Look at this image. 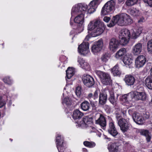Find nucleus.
Returning <instances> with one entry per match:
<instances>
[{
    "label": "nucleus",
    "mask_w": 152,
    "mask_h": 152,
    "mask_svg": "<svg viewBox=\"0 0 152 152\" xmlns=\"http://www.w3.org/2000/svg\"><path fill=\"white\" fill-rule=\"evenodd\" d=\"M132 22V19L129 15L123 13L114 16L110 23L107 26L108 27H111L117 24L120 26H126L130 24Z\"/></svg>",
    "instance_id": "1"
},
{
    "label": "nucleus",
    "mask_w": 152,
    "mask_h": 152,
    "mask_svg": "<svg viewBox=\"0 0 152 152\" xmlns=\"http://www.w3.org/2000/svg\"><path fill=\"white\" fill-rule=\"evenodd\" d=\"M104 24L99 20H94L91 22L88 25V29L93 30L92 34L93 37L98 36L103 32Z\"/></svg>",
    "instance_id": "2"
},
{
    "label": "nucleus",
    "mask_w": 152,
    "mask_h": 152,
    "mask_svg": "<svg viewBox=\"0 0 152 152\" xmlns=\"http://www.w3.org/2000/svg\"><path fill=\"white\" fill-rule=\"evenodd\" d=\"M115 2L113 0L107 1L102 8L101 15H103L112 12L115 9Z\"/></svg>",
    "instance_id": "3"
},
{
    "label": "nucleus",
    "mask_w": 152,
    "mask_h": 152,
    "mask_svg": "<svg viewBox=\"0 0 152 152\" xmlns=\"http://www.w3.org/2000/svg\"><path fill=\"white\" fill-rule=\"evenodd\" d=\"M87 7V5L85 4L79 3L75 4L71 10V18L73 16L80 14L82 12L85 13Z\"/></svg>",
    "instance_id": "4"
},
{
    "label": "nucleus",
    "mask_w": 152,
    "mask_h": 152,
    "mask_svg": "<svg viewBox=\"0 0 152 152\" xmlns=\"http://www.w3.org/2000/svg\"><path fill=\"white\" fill-rule=\"evenodd\" d=\"M119 37L121 44L124 45L129 42L130 37L129 31L127 29L121 30L119 33Z\"/></svg>",
    "instance_id": "5"
},
{
    "label": "nucleus",
    "mask_w": 152,
    "mask_h": 152,
    "mask_svg": "<svg viewBox=\"0 0 152 152\" xmlns=\"http://www.w3.org/2000/svg\"><path fill=\"white\" fill-rule=\"evenodd\" d=\"M96 74L99 76L102 83L105 85L110 84L112 80L110 75L108 74L100 71L96 70Z\"/></svg>",
    "instance_id": "6"
},
{
    "label": "nucleus",
    "mask_w": 152,
    "mask_h": 152,
    "mask_svg": "<svg viewBox=\"0 0 152 152\" xmlns=\"http://www.w3.org/2000/svg\"><path fill=\"white\" fill-rule=\"evenodd\" d=\"M103 46V40L100 39L94 42L91 47V51L94 54H97L102 50Z\"/></svg>",
    "instance_id": "7"
},
{
    "label": "nucleus",
    "mask_w": 152,
    "mask_h": 152,
    "mask_svg": "<svg viewBox=\"0 0 152 152\" xmlns=\"http://www.w3.org/2000/svg\"><path fill=\"white\" fill-rule=\"evenodd\" d=\"M85 14L84 12H82L80 14L78 15L74 18L75 22L79 24L77 28V30L78 31V33H80L83 30L82 25L84 22Z\"/></svg>",
    "instance_id": "8"
},
{
    "label": "nucleus",
    "mask_w": 152,
    "mask_h": 152,
    "mask_svg": "<svg viewBox=\"0 0 152 152\" xmlns=\"http://www.w3.org/2000/svg\"><path fill=\"white\" fill-rule=\"evenodd\" d=\"M131 96V99L135 100H143L146 99V96L144 92H138L136 91H132L129 93V95Z\"/></svg>",
    "instance_id": "9"
},
{
    "label": "nucleus",
    "mask_w": 152,
    "mask_h": 152,
    "mask_svg": "<svg viewBox=\"0 0 152 152\" xmlns=\"http://www.w3.org/2000/svg\"><path fill=\"white\" fill-rule=\"evenodd\" d=\"M63 141V137L60 134H57L56 137V143L58 152H63L64 150Z\"/></svg>",
    "instance_id": "10"
},
{
    "label": "nucleus",
    "mask_w": 152,
    "mask_h": 152,
    "mask_svg": "<svg viewBox=\"0 0 152 152\" xmlns=\"http://www.w3.org/2000/svg\"><path fill=\"white\" fill-rule=\"evenodd\" d=\"M118 123L123 132H125L129 129L130 124L126 120L123 118H120L118 120Z\"/></svg>",
    "instance_id": "11"
},
{
    "label": "nucleus",
    "mask_w": 152,
    "mask_h": 152,
    "mask_svg": "<svg viewBox=\"0 0 152 152\" xmlns=\"http://www.w3.org/2000/svg\"><path fill=\"white\" fill-rule=\"evenodd\" d=\"M89 43L87 42H83L79 46L78 52L80 54L85 55L89 52Z\"/></svg>",
    "instance_id": "12"
},
{
    "label": "nucleus",
    "mask_w": 152,
    "mask_h": 152,
    "mask_svg": "<svg viewBox=\"0 0 152 152\" xmlns=\"http://www.w3.org/2000/svg\"><path fill=\"white\" fill-rule=\"evenodd\" d=\"M120 45L119 41L115 38L111 39L109 42V49L110 51L114 52L119 48Z\"/></svg>",
    "instance_id": "13"
},
{
    "label": "nucleus",
    "mask_w": 152,
    "mask_h": 152,
    "mask_svg": "<svg viewBox=\"0 0 152 152\" xmlns=\"http://www.w3.org/2000/svg\"><path fill=\"white\" fill-rule=\"evenodd\" d=\"M92 118L91 117L88 116H85L83 117L82 120L78 123V126L87 127L89 126L92 124Z\"/></svg>",
    "instance_id": "14"
},
{
    "label": "nucleus",
    "mask_w": 152,
    "mask_h": 152,
    "mask_svg": "<svg viewBox=\"0 0 152 152\" xmlns=\"http://www.w3.org/2000/svg\"><path fill=\"white\" fill-rule=\"evenodd\" d=\"M109 121V128L108 131L110 134L113 137L115 136L118 134V132L115 127L114 122L112 119L109 117H108Z\"/></svg>",
    "instance_id": "15"
},
{
    "label": "nucleus",
    "mask_w": 152,
    "mask_h": 152,
    "mask_svg": "<svg viewBox=\"0 0 152 152\" xmlns=\"http://www.w3.org/2000/svg\"><path fill=\"white\" fill-rule=\"evenodd\" d=\"M96 117L98 118L96 120V123L99 124L104 129L106 125V122L104 117L99 113H97L96 115Z\"/></svg>",
    "instance_id": "16"
},
{
    "label": "nucleus",
    "mask_w": 152,
    "mask_h": 152,
    "mask_svg": "<svg viewBox=\"0 0 152 152\" xmlns=\"http://www.w3.org/2000/svg\"><path fill=\"white\" fill-rule=\"evenodd\" d=\"M100 2V0H93L91 1L89 4V8L87 13L91 14L94 12Z\"/></svg>",
    "instance_id": "17"
},
{
    "label": "nucleus",
    "mask_w": 152,
    "mask_h": 152,
    "mask_svg": "<svg viewBox=\"0 0 152 152\" xmlns=\"http://www.w3.org/2000/svg\"><path fill=\"white\" fill-rule=\"evenodd\" d=\"M83 80L84 85L88 87L92 86L94 84L93 78L89 75L83 77Z\"/></svg>",
    "instance_id": "18"
},
{
    "label": "nucleus",
    "mask_w": 152,
    "mask_h": 152,
    "mask_svg": "<svg viewBox=\"0 0 152 152\" xmlns=\"http://www.w3.org/2000/svg\"><path fill=\"white\" fill-rule=\"evenodd\" d=\"M142 49V45L141 43L136 44L132 48V53L134 56H137L141 53Z\"/></svg>",
    "instance_id": "19"
},
{
    "label": "nucleus",
    "mask_w": 152,
    "mask_h": 152,
    "mask_svg": "<svg viewBox=\"0 0 152 152\" xmlns=\"http://www.w3.org/2000/svg\"><path fill=\"white\" fill-rule=\"evenodd\" d=\"M121 147L116 143H114L108 145V148L110 152H121Z\"/></svg>",
    "instance_id": "20"
},
{
    "label": "nucleus",
    "mask_w": 152,
    "mask_h": 152,
    "mask_svg": "<svg viewBox=\"0 0 152 152\" xmlns=\"http://www.w3.org/2000/svg\"><path fill=\"white\" fill-rule=\"evenodd\" d=\"M133 119L135 122L139 124H142L145 120L142 115L137 113L133 114Z\"/></svg>",
    "instance_id": "21"
},
{
    "label": "nucleus",
    "mask_w": 152,
    "mask_h": 152,
    "mask_svg": "<svg viewBox=\"0 0 152 152\" xmlns=\"http://www.w3.org/2000/svg\"><path fill=\"white\" fill-rule=\"evenodd\" d=\"M134 147L128 142H124L121 152H133Z\"/></svg>",
    "instance_id": "22"
},
{
    "label": "nucleus",
    "mask_w": 152,
    "mask_h": 152,
    "mask_svg": "<svg viewBox=\"0 0 152 152\" xmlns=\"http://www.w3.org/2000/svg\"><path fill=\"white\" fill-rule=\"evenodd\" d=\"M110 94V97L109 100L110 102L113 104L114 106H116L117 103V98L118 95H117L116 98L114 96L113 91L111 90L108 91Z\"/></svg>",
    "instance_id": "23"
},
{
    "label": "nucleus",
    "mask_w": 152,
    "mask_h": 152,
    "mask_svg": "<svg viewBox=\"0 0 152 152\" xmlns=\"http://www.w3.org/2000/svg\"><path fill=\"white\" fill-rule=\"evenodd\" d=\"M145 58L143 55H140L136 58L135 63L136 66H142L145 63Z\"/></svg>",
    "instance_id": "24"
},
{
    "label": "nucleus",
    "mask_w": 152,
    "mask_h": 152,
    "mask_svg": "<svg viewBox=\"0 0 152 152\" xmlns=\"http://www.w3.org/2000/svg\"><path fill=\"white\" fill-rule=\"evenodd\" d=\"M124 80L126 85L131 86L134 84L135 82V78L132 75H126L125 76Z\"/></svg>",
    "instance_id": "25"
},
{
    "label": "nucleus",
    "mask_w": 152,
    "mask_h": 152,
    "mask_svg": "<svg viewBox=\"0 0 152 152\" xmlns=\"http://www.w3.org/2000/svg\"><path fill=\"white\" fill-rule=\"evenodd\" d=\"M107 92L100 93L99 96V104L101 105L104 104L107 101Z\"/></svg>",
    "instance_id": "26"
},
{
    "label": "nucleus",
    "mask_w": 152,
    "mask_h": 152,
    "mask_svg": "<svg viewBox=\"0 0 152 152\" xmlns=\"http://www.w3.org/2000/svg\"><path fill=\"white\" fill-rule=\"evenodd\" d=\"M126 50L124 48H122L119 49L116 53L115 57L117 58H121L123 57L126 56Z\"/></svg>",
    "instance_id": "27"
},
{
    "label": "nucleus",
    "mask_w": 152,
    "mask_h": 152,
    "mask_svg": "<svg viewBox=\"0 0 152 152\" xmlns=\"http://www.w3.org/2000/svg\"><path fill=\"white\" fill-rule=\"evenodd\" d=\"M62 103L64 106H66L67 107H73L74 102L69 97H66L63 99Z\"/></svg>",
    "instance_id": "28"
},
{
    "label": "nucleus",
    "mask_w": 152,
    "mask_h": 152,
    "mask_svg": "<svg viewBox=\"0 0 152 152\" xmlns=\"http://www.w3.org/2000/svg\"><path fill=\"white\" fill-rule=\"evenodd\" d=\"M142 30V27H139L137 29L133 30L131 37L134 39H136L141 33Z\"/></svg>",
    "instance_id": "29"
},
{
    "label": "nucleus",
    "mask_w": 152,
    "mask_h": 152,
    "mask_svg": "<svg viewBox=\"0 0 152 152\" xmlns=\"http://www.w3.org/2000/svg\"><path fill=\"white\" fill-rule=\"evenodd\" d=\"M83 115V113L79 110H76L73 112L72 117L74 120H79Z\"/></svg>",
    "instance_id": "30"
},
{
    "label": "nucleus",
    "mask_w": 152,
    "mask_h": 152,
    "mask_svg": "<svg viewBox=\"0 0 152 152\" xmlns=\"http://www.w3.org/2000/svg\"><path fill=\"white\" fill-rule=\"evenodd\" d=\"M144 83L148 88L152 89V76H148L145 79Z\"/></svg>",
    "instance_id": "31"
},
{
    "label": "nucleus",
    "mask_w": 152,
    "mask_h": 152,
    "mask_svg": "<svg viewBox=\"0 0 152 152\" xmlns=\"http://www.w3.org/2000/svg\"><path fill=\"white\" fill-rule=\"evenodd\" d=\"M75 68L73 67H68L66 70V77L68 79H70L75 73Z\"/></svg>",
    "instance_id": "32"
},
{
    "label": "nucleus",
    "mask_w": 152,
    "mask_h": 152,
    "mask_svg": "<svg viewBox=\"0 0 152 152\" xmlns=\"http://www.w3.org/2000/svg\"><path fill=\"white\" fill-rule=\"evenodd\" d=\"M141 134L145 136L146 137V140L148 142L150 141L151 138V134L147 130H141L140 132Z\"/></svg>",
    "instance_id": "33"
},
{
    "label": "nucleus",
    "mask_w": 152,
    "mask_h": 152,
    "mask_svg": "<svg viewBox=\"0 0 152 152\" xmlns=\"http://www.w3.org/2000/svg\"><path fill=\"white\" fill-rule=\"evenodd\" d=\"M90 107L89 103L87 101L83 102L81 104V107L82 109L84 111L88 110Z\"/></svg>",
    "instance_id": "34"
},
{
    "label": "nucleus",
    "mask_w": 152,
    "mask_h": 152,
    "mask_svg": "<svg viewBox=\"0 0 152 152\" xmlns=\"http://www.w3.org/2000/svg\"><path fill=\"white\" fill-rule=\"evenodd\" d=\"M111 70V73L114 76L120 75L121 74V72L118 67H113Z\"/></svg>",
    "instance_id": "35"
},
{
    "label": "nucleus",
    "mask_w": 152,
    "mask_h": 152,
    "mask_svg": "<svg viewBox=\"0 0 152 152\" xmlns=\"http://www.w3.org/2000/svg\"><path fill=\"white\" fill-rule=\"evenodd\" d=\"M123 61L125 65L129 66L132 63V60L130 58L128 57L127 54H126V56H124Z\"/></svg>",
    "instance_id": "36"
},
{
    "label": "nucleus",
    "mask_w": 152,
    "mask_h": 152,
    "mask_svg": "<svg viewBox=\"0 0 152 152\" xmlns=\"http://www.w3.org/2000/svg\"><path fill=\"white\" fill-rule=\"evenodd\" d=\"M110 55L108 53H105L103 54L101 58V59L102 62L104 63V65H107L105 64V63L107 61L110 57Z\"/></svg>",
    "instance_id": "37"
},
{
    "label": "nucleus",
    "mask_w": 152,
    "mask_h": 152,
    "mask_svg": "<svg viewBox=\"0 0 152 152\" xmlns=\"http://www.w3.org/2000/svg\"><path fill=\"white\" fill-rule=\"evenodd\" d=\"M129 93L122 96L121 99L123 102L126 103L132 100L131 96H129Z\"/></svg>",
    "instance_id": "38"
},
{
    "label": "nucleus",
    "mask_w": 152,
    "mask_h": 152,
    "mask_svg": "<svg viewBox=\"0 0 152 152\" xmlns=\"http://www.w3.org/2000/svg\"><path fill=\"white\" fill-rule=\"evenodd\" d=\"M130 14L134 16H138L140 14L139 11L136 8H133L130 10Z\"/></svg>",
    "instance_id": "39"
},
{
    "label": "nucleus",
    "mask_w": 152,
    "mask_h": 152,
    "mask_svg": "<svg viewBox=\"0 0 152 152\" xmlns=\"http://www.w3.org/2000/svg\"><path fill=\"white\" fill-rule=\"evenodd\" d=\"M140 1V0H127L126 2V5L129 6H132Z\"/></svg>",
    "instance_id": "40"
},
{
    "label": "nucleus",
    "mask_w": 152,
    "mask_h": 152,
    "mask_svg": "<svg viewBox=\"0 0 152 152\" xmlns=\"http://www.w3.org/2000/svg\"><path fill=\"white\" fill-rule=\"evenodd\" d=\"M78 62L82 66H87L89 65V64L83 58H79L78 59Z\"/></svg>",
    "instance_id": "41"
},
{
    "label": "nucleus",
    "mask_w": 152,
    "mask_h": 152,
    "mask_svg": "<svg viewBox=\"0 0 152 152\" xmlns=\"http://www.w3.org/2000/svg\"><path fill=\"white\" fill-rule=\"evenodd\" d=\"M83 144L85 146L90 148H93L96 145V144L94 142H90L87 141L84 142Z\"/></svg>",
    "instance_id": "42"
},
{
    "label": "nucleus",
    "mask_w": 152,
    "mask_h": 152,
    "mask_svg": "<svg viewBox=\"0 0 152 152\" xmlns=\"http://www.w3.org/2000/svg\"><path fill=\"white\" fill-rule=\"evenodd\" d=\"M87 130L90 133L94 132L97 133L98 131L94 127L91 125L87 127Z\"/></svg>",
    "instance_id": "43"
},
{
    "label": "nucleus",
    "mask_w": 152,
    "mask_h": 152,
    "mask_svg": "<svg viewBox=\"0 0 152 152\" xmlns=\"http://www.w3.org/2000/svg\"><path fill=\"white\" fill-rule=\"evenodd\" d=\"M4 83L8 85H11L13 83V81L9 77H6L3 79Z\"/></svg>",
    "instance_id": "44"
},
{
    "label": "nucleus",
    "mask_w": 152,
    "mask_h": 152,
    "mask_svg": "<svg viewBox=\"0 0 152 152\" xmlns=\"http://www.w3.org/2000/svg\"><path fill=\"white\" fill-rule=\"evenodd\" d=\"M147 47L148 51L152 54V39L148 42Z\"/></svg>",
    "instance_id": "45"
},
{
    "label": "nucleus",
    "mask_w": 152,
    "mask_h": 152,
    "mask_svg": "<svg viewBox=\"0 0 152 152\" xmlns=\"http://www.w3.org/2000/svg\"><path fill=\"white\" fill-rule=\"evenodd\" d=\"M75 93L77 96H80L81 94V88L79 86L77 87Z\"/></svg>",
    "instance_id": "46"
},
{
    "label": "nucleus",
    "mask_w": 152,
    "mask_h": 152,
    "mask_svg": "<svg viewBox=\"0 0 152 152\" xmlns=\"http://www.w3.org/2000/svg\"><path fill=\"white\" fill-rule=\"evenodd\" d=\"M67 58L64 55L61 56L60 58V61L64 64H65L67 62Z\"/></svg>",
    "instance_id": "47"
},
{
    "label": "nucleus",
    "mask_w": 152,
    "mask_h": 152,
    "mask_svg": "<svg viewBox=\"0 0 152 152\" xmlns=\"http://www.w3.org/2000/svg\"><path fill=\"white\" fill-rule=\"evenodd\" d=\"M6 104V102L5 101L2 100V97L0 96V108L4 107Z\"/></svg>",
    "instance_id": "48"
},
{
    "label": "nucleus",
    "mask_w": 152,
    "mask_h": 152,
    "mask_svg": "<svg viewBox=\"0 0 152 152\" xmlns=\"http://www.w3.org/2000/svg\"><path fill=\"white\" fill-rule=\"evenodd\" d=\"M99 91L98 90H96L94 93V95H93V99L94 100L97 99L98 97V93Z\"/></svg>",
    "instance_id": "49"
},
{
    "label": "nucleus",
    "mask_w": 152,
    "mask_h": 152,
    "mask_svg": "<svg viewBox=\"0 0 152 152\" xmlns=\"http://www.w3.org/2000/svg\"><path fill=\"white\" fill-rule=\"evenodd\" d=\"M145 3L150 7H152V0H143Z\"/></svg>",
    "instance_id": "50"
},
{
    "label": "nucleus",
    "mask_w": 152,
    "mask_h": 152,
    "mask_svg": "<svg viewBox=\"0 0 152 152\" xmlns=\"http://www.w3.org/2000/svg\"><path fill=\"white\" fill-rule=\"evenodd\" d=\"M128 113L129 115L132 116V118H133V115L134 114L137 113L134 112V109H130L128 110Z\"/></svg>",
    "instance_id": "51"
},
{
    "label": "nucleus",
    "mask_w": 152,
    "mask_h": 152,
    "mask_svg": "<svg viewBox=\"0 0 152 152\" xmlns=\"http://www.w3.org/2000/svg\"><path fill=\"white\" fill-rule=\"evenodd\" d=\"M93 95L92 93H89L88 96V98L90 101H92L93 99Z\"/></svg>",
    "instance_id": "52"
},
{
    "label": "nucleus",
    "mask_w": 152,
    "mask_h": 152,
    "mask_svg": "<svg viewBox=\"0 0 152 152\" xmlns=\"http://www.w3.org/2000/svg\"><path fill=\"white\" fill-rule=\"evenodd\" d=\"M121 116L120 113H116V118L117 119V121L118 122V120L120 119L121 118Z\"/></svg>",
    "instance_id": "53"
},
{
    "label": "nucleus",
    "mask_w": 152,
    "mask_h": 152,
    "mask_svg": "<svg viewBox=\"0 0 152 152\" xmlns=\"http://www.w3.org/2000/svg\"><path fill=\"white\" fill-rule=\"evenodd\" d=\"M110 18L107 16L104 17L103 19V20L106 23H108L110 20Z\"/></svg>",
    "instance_id": "54"
},
{
    "label": "nucleus",
    "mask_w": 152,
    "mask_h": 152,
    "mask_svg": "<svg viewBox=\"0 0 152 152\" xmlns=\"http://www.w3.org/2000/svg\"><path fill=\"white\" fill-rule=\"evenodd\" d=\"M144 18L142 17L138 21V22L140 23H142L144 21Z\"/></svg>",
    "instance_id": "55"
},
{
    "label": "nucleus",
    "mask_w": 152,
    "mask_h": 152,
    "mask_svg": "<svg viewBox=\"0 0 152 152\" xmlns=\"http://www.w3.org/2000/svg\"><path fill=\"white\" fill-rule=\"evenodd\" d=\"M75 29H74L73 30H72L70 32V35H72L74 34L75 33Z\"/></svg>",
    "instance_id": "56"
},
{
    "label": "nucleus",
    "mask_w": 152,
    "mask_h": 152,
    "mask_svg": "<svg viewBox=\"0 0 152 152\" xmlns=\"http://www.w3.org/2000/svg\"><path fill=\"white\" fill-rule=\"evenodd\" d=\"M90 37L88 35H87L86 36L85 39V41H87L88 40V39Z\"/></svg>",
    "instance_id": "57"
},
{
    "label": "nucleus",
    "mask_w": 152,
    "mask_h": 152,
    "mask_svg": "<svg viewBox=\"0 0 152 152\" xmlns=\"http://www.w3.org/2000/svg\"><path fill=\"white\" fill-rule=\"evenodd\" d=\"M96 134L97 135V136L99 137H101V134L100 133H99L98 131V132H97V133H96Z\"/></svg>",
    "instance_id": "58"
},
{
    "label": "nucleus",
    "mask_w": 152,
    "mask_h": 152,
    "mask_svg": "<svg viewBox=\"0 0 152 152\" xmlns=\"http://www.w3.org/2000/svg\"><path fill=\"white\" fill-rule=\"evenodd\" d=\"M83 152H87V150L85 148H83Z\"/></svg>",
    "instance_id": "59"
},
{
    "label": "nucleus",
    "mask_w": 152,
    "mask_h": 152,
    "mask_svg": "<svg viewBox=\"0 0 152 152\" xmlns=\"http://www.w3.org/2000/svg\"><path fill=\"white\" fill-rule=\"evenodd\" d=\"M152 66L151 65V64L150 63H148L147 64V66Z\"/></svg>",
    "instance_id": "60"
},
{
    "label": "nucleus",
    "mask_w": 152,
    "mask_h": 152,
    "mask_svg": "<svg viewBox=\"0 0 152 152\" xmlns=\"http://www.w3.org/2000/svg\"><path fill=\"white\" fill-rule=\"evenodd\" d=\"M150 74L151 75V76H152V67L150 71Z\"/></svg>",
    "instance_id": "61"
},
{
    "label": "nucleus",
    "mask_w": 152,
    "mask_h": 152,
    "mask_svg": "<svg viewBox=\"0 0 152 152\" xmlns=\"http://www.w3.org/2000/svg\"><path fill=\"white\" fill-rule=\"evenodd\" d=\"M124 0H118V2L119 3H121L123 2Z\"/></svg>",
    "instance_id": "62"
},
{
    "label": "nucleus",
    "mask_w": 152,
    "mask_h": 152,
    "mask_svg": "<svg viewBox=\"0 0 152 152\" xmlns=\"http://www.w3.org/2000/svg\"><path fill=\"white\" fill-rule=\"evenodd\" d=\"M149 152H152V149H150L149 150Z\"/></svg>",
    "instance_id": "63"
},
{
    "label": "nucleus",
    "mask_w": 152,
    "mask_h": 152,
    "mask_svg": "<svg viewBox=\"0 0 152 152\" xmlns=\"http://www.w3.org/2000/svg\"><path fill=\"white\" fill-rule=\"evenodd\" d=\"M122 113L124 115L125 113V111H124Z\"/></svg>",
    "instance_id": "64"
}]
</instances>
